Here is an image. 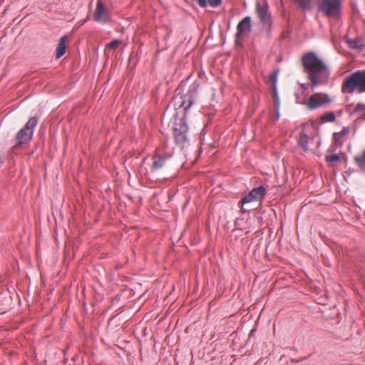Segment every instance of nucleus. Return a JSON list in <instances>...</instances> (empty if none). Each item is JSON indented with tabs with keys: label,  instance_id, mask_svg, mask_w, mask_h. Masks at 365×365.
I'll use <instances>...</instances> for the list:
<instances>
[{
	"label": "nucleus",
	"instance_id": "nucleus-1",
	"mask_svg": "<svg viewBox=\"0 0 365 365\" xmlns=\"http://www.w3.org/2000/svg\"><path fill=\"white\" fill-rule=\"evenodd\" d=\"M304 71L308 75L312 88L327 84L329 81L330 71L325 63L317 56L310 52L302 58Z\"/></svg>",
	"mask_w": 365,
	"mask_h": 365
},
{
	"label": "nucleus",
	"instance_id": "nucleus-2",
	"mask_svg": "<svg viewBox=\"0 0 365 365\" xmlns=\"http://www.w3.org/2000/svg\"><path fill=\"white\" fill-rule=\"evenodd\" d=\"M355 91L359 93H365V70L354 72L343 83V93H351Z\"/></svg>",
	"mask_w": 365,
	"mask_h": 365
},
{
	"label": "nucleus",
	"instance_id": "nucleus-3",
	"mask_svg": "<svg viewBox=\"0 0 365 365\" xmlns=\"http://www.w3.org/2000/svg\"><path fill=\"white\" fill-rule=\"evenodd\" d=\"M172 130L175 142L178 145L184 148L188 145V127L185 118H176L173 123Z\"/></svg>",
	"mask_w": 365,
	"mask_h": 365
},
{
	"label": "nucleus",
	"instance_id": "nucleus-4",
	"mask_svg": "<svg viewBox=\"0 0 365 365\" xmlns=\"http://www.w3.org/2000/svg\"><path fill=\"white\" fill-rule=\"evenodd\" d=\"M38 123L36 117H31L25 124V125L17 133L16 145H21L29 142L34 135V130Z\"/></svg>",
	"mask_w": 365,
	"mask_h": 365
},
{
	"label": "nucleus",
	"instance_id": "nucleus-5",
	"mask_svg": "<svg viewBox=\"0 0 365 365\" xmlns=\"http://www.w3.org/2000/svg\"><path fill=\"white\" fill-rule=\"evenodd\" d=\"M331 102V100L327 93H316L310 96L306 104L309 109L314 110L329 104Z\"/></svg>",
	"mask_w": 365,
	"mask_h": 365
},
{
	"label": "nucleus",
	"instance_id": "nucleus-6",
	"mask_svg": "<svg viewBox=\"0 0 365 365\" xmlns=\"http://www.w3.org/2000/svg\"><path fill=\"white\" fill-rule=\"evenodd\" d=\"M341 0H323L321 11L327 16H334L339 14Z\"/></svg>",
	"mask_w": 365,
	"mask_h": 365
},
{
	"label": "nucleus",
	"instance_id": "nucleus-7",
	"mask_svg": "<svg viewBox=\"0 0 365 365\" xmlns=\"http://www.w3.org/2000/svg\"><path fill=\"white\" fill-rule=\"evenodd\" d=\"M173 102L175 107H177V108H183L186 113L193 103V96L191 93V91L190 90L185 94H177L173 99Z\"/></svg>",
	"mask_w": 365,
	"mask_h": 365
},
{
	"label": "nucleus",
	"instance_id": "nucleus-8",
	"mask_svg": "<svg viewBox=\"0 0 365 365\" xmlns=\"http://www.w3.org/2000/svg\"><path fill=\"white\" fill-rule=\"evenodd\" d=\"M251 32V18L250 16L245 17L239 22L237 26L236 43H239L240 40L248 36Z\"/></svg>",
	"mask_w": 365,
	"mask_h": 365
},
{
	"label": "nucleus",
	"instance_id": "nucleus-9",
	"mask_svg": "<svg viewBox=\"0 0 365 365\" xmlns=\"http://www.w3.org/2000/svg\"><path fill=\"white\" fill-rule=\"evenodd\" d=\"M266 193V190L264 187L259 186L258 187L252 189L247 195L244 196V197L241 200L240 202L243 206L245 204L253 202L258 201L262 199Z\"/></svg>",
	"mask_w": 365,
	"mask_h": 365
},
{
	"label": "nucleus",
	"instance_id": "nucleus-10",
	"mask_svg": "<svg viewBox=\"0 0 365 365\" xmlns=\"http://www.w3.org/2000/svg\"><path fill=\"white\" fill-rule=\"evenodd\" d=\"M94 19L100 23H106L110 19L108 11L105 8L101 0H98L94 14Z\"/></svg>",
	"mask_w": 365,
	"mask_h": 365
},
{
	"label": "nucleus",
	"instance_id": "nucleus-11",
	"mask_svg": "<svg viewBox=\"0 0 365 365\" xmlns=\"http://www.w3.org/2000/svg\"><path fill=\"white\" fill-rule=\"evenodd\" d=\"M268 5L266 1L263 3L257 2L256 6V11L263 24H270L271 14L268 11Z\"/></svg>",
	"mask_w": 365,
	"mask_h": 365
},
{
	"label": "nucleus",
	"instance_id": "nucleus-12",
	"mask_svg": "<svg viewBox=\"0 0 365 365\" xmlns=\"http://www.w3.org/2000/svg\"><path fill=\"white\" fill-rule=\"evenodd\" d=\"M170 158V155H167L165 157H163L158 153H155L153 157L152 170H157L162 168L165 165L166 159Z\"/></svg>",
	"mask_w": 365,
	"mask_h": 365
},
{
	"label": "nucleus",
	"instance_id": "nucleus-13",
	"mask_svg": "<svg viewBox=\"0 0 365 365\" xmlns=\"http://www.w3.org/2000/svg\"><path fill=\"white\" fill-rule=\"evenodd\" d=\"M66 41H67V36H63L60 38L58 45L56 48V58H60L61 56L64 55L66 51Z\"/></svg>",
	"mask_w": 365,
	"mask_h": 365
},
{
	"label": "nucleus",
	"instance_id": "nucleus-14",
	"mask_svg": "<svg viewBox=\"0 0 365 365\" xmlns=\"http://www.w3.org/2000/svg\"><path fill=\"white\" fill-rule=\"evenodd\" d=\"M348 130H349L347 128H343V129L340 132L335 133L334 134L333 138H334V145L336 147H340L342 145L343 138L348 133Z\"/></svg>",
	"mask_w": 365,
	"mask_h": 365
},
{
	"label": "nucleus",
	"instance_id": "nucleus-15",
	"mask_svg": "<svg viewBox=\"0 0 365 365\" xmlns=\"http://www.w3.org/2000/svg\"><path fill=\"white\" fill-rule=\"evenodd\" d=\"M314 138H309L305 133H302L299 136V143L304 150H309V143L313 141Z\"/></svg>",
	"mask_w": 365,
	"mask_h": 365
},
{
	"label": "nucleus",
	"instance_id": "nucleus-16",
	"mask_svg": "<svg viewBox=\"0 0 365 365\" xmlns=\"http://www.w3.org/2000/svg\"><path fill=\"white\" fill-rule=\"evenodd\" d=\"M298 5L304 11H309L314 6V0H297Z\"/></svg>",
	"mask_w": 365,
	"mask_h": 365
},
{
	"label": "nucleus",
	"instance_id": "nucleus-17",
	"mask_svg": "<svg viewBox=\"0 0 365 365\" xmlns=\"http://www.w3.org/2000/svg\"><path fill=\"white\" fill-rule=\"evenodd\" d=\"M347 43L351 48L363 49L364 48V43L359 38L348 39Z\"/></svg>",
	"mask_w": 365,
	"mask_h": 365
},
{
	"label": "nucleus",
	"instance_id": "nucleus-18",
	"mask_svg": "<svg viewBox=\"0 0 365 365\" xmlns=\"http://www.w3.org/2000/svg\"><path fill=\"white\" fill-rule=\"evenodd\" d=\"M335 118L336 117H335L334 112L329 111V112L325 113L322 116V120L323 122H333L335 120Z\"/></svg>",
	"mask_w": 365,
	"mask_h": 365
},
{
	"label": "nucleus",
	"instance_id": "nucleus-19",
	"mask_svg": "<svg viewBox=\"0 0 365 365\" xmlns=\"http://www.w3.org/2000/svg\"><path fill=\"white\" fill-rule=\"evenodd\" d=\"M355 161L361 168H365V150L362 155L355 157Z\"/></svg>",
	"mask_w": 365,
	"mask_h": 365
},
{
	"label": "nucleus",
	"instance_id": "nucleus-20",
	"mask_svg": "<svg viewBox=\"0 0 365 365\" xmlns=\"http://www.w3.org/2000/svg\"><path fill=\"white\" fill-rule=\"evenodd\" d=\"M275 120L279 119V99L277 96V91H275Z\"/></svg>",
	"mask_w": 365,
	"mask_h": 365
},
{
	"label": "nucleus",
	"instance_id": "nucleus-21",
	"mask_svg": "<svg viewBox=\"0 0 365 365\" xmlns=\"http://www.w3.org/2000/svg\"><path fill=\"white\" fill-rule=\"evenodd\" d=\"M327 160L331 163H336L339 160V156L338 154L334 153V154L327 156Z\"/></svg>",
	"mask_w": 365,
	"mask_h": 365
},
{
	"label": "nucleus",
	"instance_id": "nucleus-22",
	"mask_svg": "<svg viewBox=\"0 0 365 365\" xmlns=\"http://www.w3.org/2000/svg\"><path fill=\"white\" fill-rule=\"evenodd\" d=\"M120 43V41L118 39H115L112 41L109 44H108V47L110 49H115L118 47Z\"/></svg>",
	"mask_w": 365,
	"mask_h": 365
},
{
	"label": "nucleus",
	"instance_id": "nucleus-23",
	"mask_svg": "<svg viewBox=\"0 0 365 365\" xmlns=\"http://www.w3.org/2000/svg\"><path fill=\"white\" fill-rule=\"evenodd\" d=\"M269 79L270 81L269 89L272 95L274 96V72L269 75Z\"/></svg>",
	"mask_w": 365,
	"mask_h": 365
},
{
	"label": "nucleus",
	"instance_id": "nucleus-24",
	"mask_svg": "<svg viewBox=\"0 0 365 365\" xmlns=\"http://www.w3.org/2000/svg\"><path fill=\"white\" fill-rule=\"evenodd\" d=\"M221 0H208V4L212 7H217L220 5Z\"/></svg>",
	"mask_w": 365,
	"mask_h": 365
},
{
	"label": "nucleus",
	"instance_id": "nucleus-25",
	"mask_svg": "<svg viewBox=\"0 0 365 365\" xmlns=\"http://www.w3.org/2000/svg\"><path fill=\"white\" fill-rule=\"evenodd\" d=\"M197 3L201 7L204 8L207 6L208 1L207 0H197Z\"/></svg>",
	"mask_w": 365,
	"mask_h": 365
},
{
	"label": "nucleus",
	"instance_id": "nucleus-26",
	"mask_svg": "<svg viewBox=\"0 0 365 365\" xmlns=\"http://www.w3.org/2000/svg\"><path fill=\"white\" fill-rule=\"evenodd\" d=\"M296 97L298 103H304L302 101H300L299 95L298 93H296Z\"/></svg>",
	"mask_w": 365,
	"mask_h": 365
},
{
	"label": "nucleus",
	"instance_id": "nucleus-27",
	"mask_svg": "<svg viewBox=\"0 0 365 365\" xmlns=\"http://www.w3.org/2000/svg\"><path fill=\"white\" fill-rule=\"evenodd\" d=\"M301 88L302 89V92H304L307 89V87L304 84H301Z\"/></svg>",
	"mask_w": 365,
	"mask_h": 365
},
{
	"label": "nucleus",
	"instance_id": "nucleus-28",
	"mask_svg": "<svg viewBox=\"0 0 365 365\" xmlns=\"http://www.w3.org/2000/svg\"><path fill=\"white\" fill-rule=\"evenodd\" d=\"M274 76H275V82H276L277 81V71L276 69H275Z\"/></svg>",
	"mask_w": 365,
	"mask_h": 365
}]
</instances>
